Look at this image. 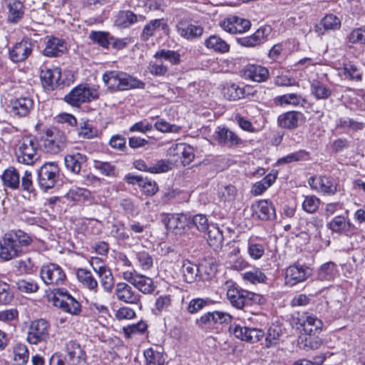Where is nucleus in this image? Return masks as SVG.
<instances>
[{
  "label": "nucleus",
  "instance_id": "6e6d98bb",
  "mask_svg": "<svg viewBox=\"0 0 365 365\" xmlns=\"http://www.w3.org/2000/svg\"><path fill=\"white\" fill-rule=\"evenodd\" d=\"M173 150H176V155H182L183 158L182 162L185 164L190 163L194 158L193 148L191 146L187 145L184 143L175 145Z\"/></svg>",
  "mask_w": 365,
  "mask_h": 365
},
{
  "label": "nucleus",
  "instance_id": "e433bc0d",
  "mask_svg": "<svg viewBox=\"0 0 365 365\" xmlns=\"http://www.w3.org/2000/svg\"><path fill=\"white\" fill-rule=\"evenodd\" d=\"M304 103H306L305 98L294 93L278 96L273 99V103L276 106H284L285 105L297 106L300 104L303 105Z\"/></svg>",
  "mask_w": 365,
  "mask_h": 365
},
{
  "label": "nucleus",
  "instance_id": "ea45409f",
  "mask_svg": "<svg viewBox=\"0 0 365 365\" xmlns=\"http://www.w3.org/2000/svg\"><path fill=\"white\" fill-rule=\"evenodd\" d=\"M206 232L205 237L208 245L215 250L220 247L223 242V235L220 228L211 225Z\"/></svg>",
  "mask_w": 365,
  "mask_h": 365
},
{
  "label": "nucleus",
  "instance_id": "79ce46f5",
  "mask_svg": "<svg viewBox=\"0 0 365 365\" xmlns=\"http://www.w3.org/2000/svg\"><path fill=\"white\" fill-rule=\"evenodd\" d=\"M264 245L258 241L257 237H252L247 242V252L249 256L255 259H259L264 255Z\"/></svg>",
  "mask_w": 365,
  "mask_h": 365
},
{
  "label": "nucleus",
  "instance_id": "a211bd4d",
  "mask_svg": "<svg viewBox=\"0 0 365 365\" xmlns=\"http://www.w3.org/2000/svg\"><path fill=\"white\" fill-rule=\"evenodd\" d=\"M114 294L118 301L125 304L141 305V296L128 283L118 282Z\"/></svg>",
  "mask_w": 365,
  "mask_h": 365
},
{
  "label": "nucleus",
  "instance_id": "f257e3e1",
  "mask_svg": "<svg viewBox=\"0 0 365 365\" xmlns=\"http://www.w3.org/2000/svg\"><path fill=\"white\" fill-rule=\"evenodd\" d=\"M32 242V237L21 230L5 233L0 239V259L8 262L21 257L24 254L23 248Z\"/></svg>",
  "mask_w": 365,
  "mask_h": 365
},
{
  "label": "nucleus",
  "instance_id": "20e7f679",
  "mask_svg": "<svg viewBox=\"0 0 365 365\" xmlns=\"http://www.w3.org/2000/svg\"><path fill=\"white\" fill-rule=\"evenodd\" d=\"M38 144L33 136H24L16 144L15 155L19 163L33 165L39 158Z\"/></svg>",
  "mask_w": 365,
  "mask_h": 365
},
{
  "label": "nucleus",
  "instance_id": "9d476101",
  "mask_svg": "<svg viewBox=\"0 0 365 365\" xmlns=\"http://www.w3.org/2000/svg\"><path fill=\"white\" fill-rule=\"evenodd\" d=\"M255 91L252 86L229 81L223 83L220 93L228 101H237L253 96Z\"/></svg>",
  "mask_w": 365,
  "mask_h": 365
},
{
  "label": "nucleus",
  "instance_id": "c9c22d12",
  "mask_svg": "<svg viewBox=\"0 0 365 365\" xmlns=\"http://www.w3.org/2000/svg\"><path fill=\"white\" fill-rule=\"evenodd\" d=\"M255 212L258 217L262 220H274L276 217L275 208L267 200L259 201Z\"/></svg>",
  "mask_w": 365,
  "mask_h": 365
},
{
  "label": "nucleus",
  "instance_id": "4be33fe9",
  "mask_svg": "<svg viewBox=\"0 0 365 365\" xmlns=\"http://www.w3.org/2000/svg\"><path fill=\"white\" fill-rule=\"evenodd\" d=\"M292 44L293 41L290 38L284 39L274 44L269 50V58L274 62L278 61L280 58H287L294 52V49L292 48Z\"/></svg>",
  "mask_w": 365,
  "mask_h": 365
},
{
  "label": "nucleus",
  "instance_id": "7c9ffc66",
  "mask_svg": "<svg viewBox=\"0 0 365 365\" xmlns=\"http://www.w3.org/2000/svg\"><path fill=\"white\" fill-rule=\"evenodd\" d=\"M1 178L5 187L11 190L20 188V175L14 167H9L6 169L3 172Z\"/></svg>",
  "mask_w": 365,
  "mask_h": 365
},
{
  "label": "nucleus",
  "instance_id": "1a4fd4ad",
  "mask_svg": "<svg viewBox=\"0 0 365 365\" xmlns=\"http://www.w3.org/2000/svg\"><path fill=\"white\" fill-rule=\"evenodd\" d=\"M60 169L55 163H44L37 172V183L39 187L46 191L54 187L59 179Z\"/></svg>",
  "mask_w": 365,
  "mask_h": 365
},
{
  "label": "nucleus",
  "instance_id": "09e8293b",
  "mask_svg": "<svg viewBox=\"0 0 365 365\" xmlns=\"http://www.w3.org/2000/svg\"><path fill=\"white\" fill-rule=\"evenodd\" d=\"M34 101L30 98H20L13 103V110L15 114H29L34 108Z\"/></svg>",
  "mask_w": 365,
  "mask_h": 365
},
{
  "label": "nucleus",
  "instance_id": "603ef678",
  "mask_svg": "<svg viewBox=\"0 0 365 365\" xmlns=\"http://www.w3.org/2000/svg\"><path fill=\"white\" fill-rule=\"evenodd\" d=\"M78 135L84 139H92L98 135V131L88 120H83L78 124Z\"/></svg>",
  "mask_w": 365,
  "mask_h": 365
},
{
  "label": "nucleus",
  "instance_id": "dca6fc26",
  "mask_svg": "<svg viewBox=\"0 0 365 365\" xmlns=\"http://www.w3.org/2000/svg\"><path fill=\"white\" fill-rule=\"evenodd\" d=\"M220 27L231 34H244L250 31L252 26L251 21L245 18L236 15H231L222 20Z\"/></svg>",
  "mask_w": 365,
  "mask_h": 365
},
{
  "label": "nucleus",
  "instance_id": "f704fd0d",
  "mask_svg": "<svg viewBox=\"0 0 365 365\" xmlns=\"http://www.w3.org/2000/svg\"><path fill=\"white\" fill-rule=\"evenodd\" d=\"M162 27L163 30L168 28V25L165 22L164 19H155L150 20L143 27L140 38L143 41L149 40L152 36H154L156 30L159 27Z\"/></svg>",
  "mask_w": 365,
  "mask_h": 365
},
{
  "label": "nucleus",
  "instance_id": "5701e85b",
  "mask_svg": "<svg viewBox=\"0 0 365 365\" xmlns=\"http://www.w3.org/2000/svg\"><path fill=\"white\" fill-rule=\"evenodd\" d=\"M309 184L312 189L329 195H334L337 190V185L327 176L311 177Z\"/></svg>",
  "mask_w": 365,
  "mask_h": 365
},
{
  "label": "nucleus",
  "instance_id": "bf43d9fd",
  "mask_svg": "<svg viewBox=\"0 0 365 365\" xmlns=\"http://www.w3.org/2000/svg\"><path fill=\"white\" fill-rule=\"evenodd\" d=\"M136 258L142 269L148 270L153 267V259L148 252L143 250L136 252Z\"/></svg>",
  "mask_w": 365,
  "mask_h": 365
},
{
  "label": "nucleus",
  "instance_id": "13d9d810",
  "mask_svg": "<svg viewBox=\"0 0 365 365\" xmlns=\"http://www.w3.org/2000/svg\"><path fill=\"white\" fill-rule=\"evenodd\" d=\"M320 205V200L314 195H308L302 202L303 210L308 213H314Z\"/></svg>",
  "mask_w": 365,
  "mask_h": 365
},
{
  "label": "nucleus",
  "instance_id": "e2e57ef3",
  "mask_svg": "<svg viewBox=\"0 0 365 365\" xmlns=\"http://www.w3.org/2000/svg\"><path fill=\"white\" fill-rule=\"evenodd\" d=\"M147 327V324L143 321H140L136 324L123 327V330L125 336L127 338H130L133 334L138 333L142 334L145 332Z\"/></svg>",
  "mask_w": 365,
  "mask_h": 365
},
{
  "label": "nucleus",
  "instance_id": "774afa93",
  "mask_svg": "<svg viewBox=\"0 0 365 365\" xmlns=\"http://www.w3.org/2000/svg\"><path fill=\"white\" fill-rule=\"evenodd\" d=\"M322 25L326 30L339 29L340 20L334 14L326 15L321 21Z\"/></svg>",
  "mask_w": 365,
  "mask_h": 365
},
{
  "label": "nucleus",
  "instance_id": "412c9836",
  "mask_svg": "<svg viewBox=\"0 0 365 365\" xmlns=\"http://www.w3.org/2000/svg\"><path fill=\"white\" fill-rule=\"evenodd\" d=\"M98 261H100L99 258H93L91 265L100 278L101 284L103 290L108 293H111L115 287L114 277L111 270L106 266L101 265L98 267H94V262H97Z\"/></svg>",
  "mask_w": 365,
  "mask_h": 365
},
{
  "label": "nucleus",
  "instance_id": "f3484780",
  "mask_svg": "<svg viewBox=\"0 0 365 365\" xmlns=\"http://www.w3.org/2000/svg\"><path fill=\"white\" fill-rule=\"evenodd\" d=\"M241 76L245 80L255 83H264L270 77L269 69L257 63H247L240 70Z\"/></svg>",
  "mask_w": 365,
  "mask_h": 365
},
{
  "label": "nucleus",
  "instance_id": "aec40b11",
  "mask_svg": "<svg viewBox=\"0 0 365 365\" xmlns=\"http://www.w3.org/2000/svg\"><path fill=\"white\" fill-rule=\"evenodd\" d=\"M40 80L45 90L53 91L63 83L61 80V69L59 67H44L41 70Z\"/></svg>",
  "mask_w": 365,
  "mask_h": 365
},
{
  "label": "nucleus",
  "instance_id": "c85d7f7f",
  "mask_svg": "<svg viewBox=\"0 0 365 365\" xmlns=\"http://www.w3.org/2000/svg\"><path fill=\"white\" fill-rule=\"evenodd\" d=\"M205 46L217 53H227L230 51V44L218 35H210L205 40Z\"/></svg>",
  "mask_w": 365,
  "mask_h": 365
},
{
  "label": "nucleus",
  "instance_id": "423d86ee",
  "mask_svg": "<svg viewBox=\"0 0 365 365\" xmlns=\"http://www.w3.org/2000/svg\"><path fill=\"white\" fill-rule=\"evenodd\" d=\"M99 98L97 89L88 84H80L65 96V101L72 106L80 107L83 103L91 102Z\"/></svg>",
  "mask_w": 365,
  "mask_h": 365
},
{
  "label": "nucleus",
  "instance_id": "b1692460",
  "mask_svg": "<svg viewBox=\"0 0 365 365\" xmlns=\"http://www.w3.org/2000/svg\"><path fill=\"white\" fill-rule=\"evenodd\" d=\"M67 353L66 360L71 365H83L86 360V354L81 345L74 341H70L66 345Z\"/></svg>",
  "mask_w": 365,
  "mask_h": 365
},
{
  "label": "nucleus",
  "instance_id": "9b49d317",
  "mask_svg": "<svg viewBox=\"0 0 365 365\" xmlns=\"http://www.w3.org/2000/svg\"><path fill=\"white\" fill-rule=\"evenodd\" d=\"M175 29L178 35L187 41L197 39L204 32V28L200 25L192 24V19L190 17L177 16Z\"/></svg>",
  "mask_w": 365,
  "mask_h": 365
},
{
  "label": "nucleus",
  "instance_id": "864d4df0",
  "mask_svg": "<svg viewBox=\"0 0 365 365\" xmlns=\"http://www.w3.org/2000/svg\"><path fill=\"white\" fill-rule=\"evenodd\" d=\"M154 57L168 61L172 65H178L181 62V55L173 50L160 49L154 54Z\"/></svg>",
  "mask_w": 365,
  "mask_h": 365
},
{
  "label": "nucleus",
  "instance_id": "3c124183",
  "mask_svg": "<svg viewBox=\"0 0 365 365\" xmlns=\"http://www.w3.org/2000/svg\"><path fill=\"white\" fill-rule=\"evenodd\" d=\"M29 353L27 346L17 343L14 347V361L16 365H24L29 360Z\"/></svg>",
  "mask_w": 365,
  "mask_h": 365
},
{
  "label": "nucleus",
  "instance_id": "a19ab883",
  "mask_svg": "<svg viewBox=\"0 0 365 365\" xmlns=\"http://www.w3.org/2000/svg\"><path fill=\"white\" fill-rule=\"evenodd\" d=\"M138 21V15L130 10L119 11L115 19V23L123 28H128Z\"/></svg>",
  "mask_w": 365,
  "mask_h": 365
},
{
  "label": "nucleus",
  "instance_id": "ddd939ff",
  "mask_svg": "<svg viewBox=\"0 0 365 365\" xmlns=\"http://www.w3.org/2000/svg\"><path fill=\"white\" fill-rule=\"evenodd\" d=\"M49 324L43 319L31 322L27 334L26 341L31 344L45 342L49 338Z\"/></svg>",
  "mask_w": 365,
  "mask_h": 365
},
{
  "label": "nucleus",
  "instance_id": "a18cd8bd",
  "mask_svg": "<svg viewBox=\"0 0 365 365\" xmlns=\"http://www.w3.org/2000/svg\"><path fill=\"white\" fill-rule=\"evenodd\" d=\"M273 83L277 87H293L299 85L298 81L289 71H282L274 76Z\"/></svg>",
  "mask_w": 365,
  "mask_h": 365
},
{
  "label": "nucleus",
  "instance_id": "393cba45",
  "mask_svg": "<svg viewBox=\"0 0 365 365\" xmlns=\"http://www.w3.org/2000/svg\"><path fill=\"white\" fill-rule=\"evenodd\" d=\"M45 48L43 54L47 57H57L62 55L66 50V45L64 40L51 36H47Z\"/></svg>",
  "mask_w": 365,
  "mask_h": 365
},
{
  "label": "nucleus",
  "instance_id": "473e14b6",
  "mask_svg": "<svg viewBox=\"0 0 365 365\" xmlns=\"http://www.w3.org/2000/svg\"><path fill=\"white\" fill-rule=\"evenodd\" d=\"M310 91L317 100L327 99L332 93L331 88L318 78H314L310 82Z\"/></svg>",
  "mask_w": 365,
  "mask_h": 365
},
{
  "label": "nucleus",
  "instance_id": "338daca9",
  "mask_svg": "<svg viewBox=\"0 0 365 365\" xmlns=\"http://www.w3.org/2000/svg\"><path fill=\"white\" fill-rule=\"evenodd\" d=\"M136 317L135 312L130 307H121L115 312V318L118 321L130 320Z\"/></svg>",
  "mask_w": 365,
  "mask_h": 365
},
{
  "label": "nucleus",
  "instance_id": "de8ad7c7",
  "mask_svg": "<svg viewBox=\"0 0 365 365\" xmlns=\"http://www.w3.org/2000/svg\"><path fill=\"white\" fill-rule=\"evenodd\" d=\"M133 287L143 294H151L155 290V285L151 278L139 274Z\"/></svg>",
  "mask_w": 365,
  "mask_h": 365
},
{
  "label": "nucleus",
  "instance_id": "0eeeda50",
  "mask_svg": "<svg viewBox=\"0 0 365 365\" xmlns=\"http://www.w3.org/2000/svg\"><path fill=\"white\" fill-rule=\"evenodd\" d=\"M41 146L46 153L56 155L62 151L66 146V136L60 130L48 129L41 137Z\"/></svg>",
  "mask_w": 365,
  "mask_h": 365
},
{
  "label": "nucleus",
  "instance_id": "cd10ccee",
  "mask_svg": "<svg viewBox=\"0 0 365 365\" xmlns=\"http://www.w3.org/2000/svg\"><path fill=\"white\" fill-rule=\"evenodd\" d=\"M6 6L8 9L7 21L10 24H17L23 18L25 14V6L20 0H8Z\"/></svg>",
  "mask_w": 365,
  "mask_h": 365
},
{
  "label": "nucleus",
  "instance_id": "f8f14e48",
  "mask_svg": "<svg viewBox=\"0 0 365 365\" xmlns=\"http://www.w3.org/2000/svg\"><path fill=\"white\" fill-rule=\"evenodd\" d=\"M40 277L47 285L60 286L64 284L66 275L63 268L55 263H48L41 267Z\"/></svg>",
  "mask_w": 365,
  "mask_h": 365
},
{
  "label": "nucleus",
  "instance_id": "72a5a7b5",
  "mask_svg": "<svg viewBox=\"0 0 365 365\" xmlns=\"http://www.w3.org/2000/svg\"><path fill=\"white\" fill-rule=\"evenodd\" d=\"M87 160V157L80 153L67 155L65 156L64 163L66 168L75 174L80 173L81 165Z\"/></svg>",
  "mask_w": 365,
  "mask_h": 365
},
{
  "label": "nucleus",
  "instance_id": "7ed1b4c3",
  "mask_svg": "<svg viewBox=\"0 0 365 365\" xmlns=\"http://www.w3.org/2000/svg\"><path fill=\"white\" fill-rule=\"evenodd\" d=\"M102 79L107 88L111 91L130 90L138 87L140 83L128 73L116 70L106 71Z\"/></svg>",
  "mask_w": 365,
  "mask_h": 365
},
{
  "label": "nucleus",
  "instance_id": "2f4dec72",
  "mask_svg": "<svg viewBox=\"0 0 365 365\" xmlns=\"http://www.w3.org/2000/svg\"><path fill=\"white\" fill-rule=\"evenodd\" d=\"M282 333L281 326L275 324H272L268 328L267 333L264 334L265 339L263 346L269 349L279 345Z\"/></svg>",
  "mask_w": 365,
  "mask_h": 365
},
{
  "label": "nucleus",
  "instance_id": "c03bdc74",
  "mask_svg": "<svg viewBox=\"0 0 365 365\" xmlns=\"http://www.w3.org/2000/svg\"><path fill=\"white\" fill-rule=\"evenodd\" d=\"M145 365H165V358L163 352L153 348H149L144 351Z\"/></svg>",
  "mask_w": 365,
  "mask_h": 365
},
{
  "label": "nucleus",
  "instance_id": "8fccbe9b",
  "mask_svg": "<svg viewBox=\"0 0 365 365\" xmlns=\"http://www.w3.org/2000/svg\"><path fill=\"white\" fill-rule=\"evenodd\" d=\"M342 99L347 107L353 110H359V90L348 89L342 96Z\"/></svg>",
  "mask_w": 365,
  "mask_h": 365
},
{
  "label": "nucleus",
  "instance_id": "f03ea898",
  "mask_svg": "<svg viewBox=\"0 0 365 365\" xmlns=\"http://www.w3.org/2000/svg\"><path fill=\"white\" fill-rule=\"evenodd\" d=\"M299 323L303 327L302 333L298 339L300 349L305 351L319 349L322 342L317 334L321 331L322 322L313 314L302 313L299 319Z\"/></svg>",
  "mask_w": 365,
  "mask_h": 365
},
{
  "label": "nucleus",
  "instance_id": "bb28decb",
  "mask_svg": "<svg viewBox=\"0 0 365 365\" xmlns=\"http://www.w3.org/2000/svg\"><path fill=\"white\" fill-rule=\"evenodd\" d=\"M219 144L229 147L236 146L242 143L240 138L225 127H217L215 131Z\"/></svg>",
  "mask_w": 365,
  "mask_h": 365
},
{
  "label": "nucleus",
  "instance_id": "69168bd1",
  "mask_svg": "<svg viewBox=\"0 0 365 365\" xmlns=\"http://www.w3.org/2000/svg\"><path fill=\"white\" fill-rule=\"evenodd\" d=\"M17 268L21 273L32 274L36 270L35 262L31 257L18 262Z\"/></svg>",
  "mask_w": 365,
  "mask_h": 365
},
{
  "label": "nucleus",
  "instance_id": "2eb2a0df",
  "mask_svg": "<svg viewBox=\"0 0 365 365\" xmlns=\"http://www.w3.org/2000/svg\"><path fill=\"white\" fill-rule=\"evenodd\" d=\"M271 29L267 26L259 27L253 34L236 38L237 43L245 48H257L268 40Z\"/></svg>",
  "mask_w": 365,
  "mask_h": 365
},
{
  "label": "nucleus",
  "instance_id": "4d7b16f0",
  "mask_svg": "<svg viewBox=\"0 0 365 365\" xmlns=\"http://www.w3.org/2000/svg\"><path fill=\"white\" fill-rule=\"evenodd\" d=\"M344 74L350 80L359 81L362 79V72L361 70L355 64L351 63L344 64Z\"/></svg>",
  "mask_w": 365,
  "mask_h": 365
},
{
  "label": "nucleus",
  "instance_id": "680f3d73",
  "mask_svg": "<svg viewBox=\"0 0 365 365\" xmlns=\"http://www.w3.org/2000/svg\"><path fill=\"white\" fill-rule=\"evenodd\" d=\"M93 167L106 176H115V167L110 163L96 160Z\"/></svg>",
  "mask_w": 365,
  "mask_h": 365
},
{
  "label": "nucleus",
  "instance_id": "c756f323",
  "mask_svg": "<svg viewBox=\"0 0 365 365\" xmlns=\"http://www.w3.org/2000/svg\"><path fill=\"white\" fill-rule=\"evenodd\" d=\"M187 217L185 215H169L165 219V226L176 235L182 234L187 226Z\"/></svg>",
  "mask_w": 365,
  "mask_h": 365
},
{
  "label": "nucleus",
  "instance_id": "4468645a",
  "mask_svg": "<svg viewBox=\"0 0 365 365\" xmlns=\"http://www.w3.org/2000/svg\"><path fill=\"white\" fill-rule=\"evenodd\" d=\"M34 48V41L24 37L9 49V59L16 63L24 62L32 54Z\"/></svg>",
  "mask_w": 365,
  "mask_h": 365
},
{
  "label": "nucleus",
  "instance_id": "58836bf2",
  "mask_svg": "<svg viewBox=\"0 0 365 365\" xmlns=\"http://www.w3.org/2000/svg\"><path fill=\"white\" fill-rule=\"evenodd\" d=\"M327 227L332 232H342L350 231L354 226L344 216L338 215L327 224Z\"/></svg>",
  "mask_w": 365,
  "mask_h": 365
},
{
  "label": "nucleus",
  "instance_id": "49530a36",
  "mask_svg": "<svg viewBox=\"0 0 365 365\" xmlns=\"http://www.w3.org/2000/svg\"><path fill=\"white\" fill-rule=\"evenodd\" d=\"M336 275L337 269L332 262L322 264L318 271V279L321 281H331Z\"/></svg>",
  "mask_w": 365,
  "mask_h": 365
},
{
  "label": "nucleus",
  "instance_id": "0e129e2a",
  "mask_svg": "<svg viewBox=\"0 0 365 365\" xmlns=\"http://www.w3.org/2000/svg\"><path fill=\"white\" fill-rule=\"evenodd\" d=\"M20 187L23 191L27 192L28 193H33L35 191L31 172L29 170L24 172L21 177Z\"/></svg>",
  "mask_w": 365,
  "mask_h": 365
},
{
  "label": "nucleus",
  "instance_id": "5fc2aeb1",
  "mask_svg": "<svg viewBox=\"0 0 365 365\" xmlns=\"http://www.w3.org/2000/svg\"><path fill=\"white\" fill-rule=\"evenodd\" d=\"M346 39L350 44L365 45V26L352 29Z\"/></svg>",
  "mask_w": 365,
  "mask_h": 365
},
{
  "label": "nucleus",
  "instance_id": "39448f33",
  "mask_svg": "<svg viewBox=\"0 0 365 365\" xmlns=\"http://www.w3.org/2000/svg\"><path fill=\"white\" fill-rule=\"evenodd\" d=\"M227 297L230 303L237 309H242L246 305L259 304L264 302L262 296L235 285L229 287Z\"/></svg>",
  "mask_w": 365,
  "mask_h": 365
},
{
  "label": "nucleus",
  "instance_id": "4c0bfd02",
  "mask_svg": "<svg viewBox=\"0 0 365 365\" xmlns=\"http://www.w3.org/2000/svg\"><path fill=\"white\" fill-rule=\"evenodd\" d=\"M76 276L78 281L89 290L97 292L98 284L97 280L94 278L92 273L83 268L77 270Z\"/></svg>",
  "mask_w": 365,
  "mask_h": 365
},
{
  "label": "nucleus",
  "instance_id": "6e6552de",
  "mask_svg": "<svg viewBox=\"0 0 365 365\" xmlns=\"http://www.w3.org/2000/svg\"><path fill=\"white\" fill-rule=\"evenodd\" d=\"M52 302L55 307L73 315L81 312V304L66 289H54Z\"/></svg>",
  "mask_w": 365,
  "mask_h": 365
},
{
  "label": "nucleus",
  "instance_id": "052dcab7",
  "mask_svg": "<svg viewBox=\"0 0 365 365\" xmlns=\"http://www.w3.org/2000/svg\"><path fill=\"white\" fill-rule=\"evenodd\" d=\"M14 298V294L9 284L0 282V304H9Z\"/></svg>",
  "mask_w": 365,
  "mask_h": 365
},
{
  "label": "nucleus",
  "instance_id": "a878e982",
  "mask_svg": "<svg viewBox=\"0 0 365 365\" xmlns=\"http://www.w3.org/2000/svg\"><path fill=\"white\" fill-rule=\"evenodd\" d=\"M207 261L202 262L199 266L188 259H184L181 266V272L184 280L187 283L195 282L199 274H201L207 265Z\"/></svg>",
  "mask_w": 365,
  "mask_h": 365
},
{
  "label": "nucleus",
  "instance_id": "6ab92c4d",
  "mask_svg": "<svg viewBox=\"0 0 365 365\" xmlns=\"http://www.w3.org/2000/svg\"><path fill=\"white\" fill-rule=\"evenodd\" d=\"M312 275V269L299 263H294L289 266L285 272V282L287 284L294 286L305 281Z\"/></svg>",
  "mask_w": 365,
  "mask_h": 365
},
{
  "label": "nucleus",
  "instance_id": "37998d69",
  "mask_svg": "<svg viewBox=\"0 0 365 365\" xmlns=\"http://www.w3.org/2000/svg\"><path fill=\"white\" fill-rule=\"evenodd\" d=\"M89 38L93 43L104 49L109 48L110 40L113 39L109 32L103 31H92L90 33Z\"/></svg>",
  "mask_w": 365,
  "mask_h": 365
}]
</instances>
